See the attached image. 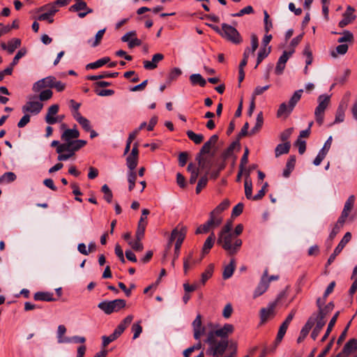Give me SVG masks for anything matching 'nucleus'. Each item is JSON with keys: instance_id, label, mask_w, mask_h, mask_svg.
Masks as SVG:
<instances>
[{"instance_id": "nucleus-1", "label": "nucleus", "mask_w": 357, "mask_h": 357, "mask_svg": "<svg viewBox=\"0 0 357 357\" xmlns=\"http://www.w3.org/2000/svg\"><path fill=\"white\" fill-rule=\"evenodd\" d=\"M234 331L232 324H225L222 328L210 331L205 342L208 344L206 353L224 354L228 347V336Z\"/></svg>"}, {"instance_id": "nucleus-2", "label": "nucleus", "mask_w": 357, "mask_h": 357, "mask_svg": "<svg viewBox=\"0 0 357 357\" xmlns=\"http://www.w3.org/2000/svg\"><path fill=\"white\" fill-rule=\"evenodd\" d=\"M217 242L229 255H236L242 245L241 239L236 237L235 234L218 236Z\"/></svg>"}, {"instance_id": "nucleus-3", "label": "nucleus", "mask_w": 357, "mask_h": 357, "mask_svg": "<svg viewBox=\"0 0 357 357\" xmlns=\"http://www.w3.org/2000/svg\"><path fill=\"white\" fill-rule=\"evenodd\" d=\"M187 232V227L185 226L178 225L172 231L169 240V245L172 244L174 241H176L174 248V258L172 261V265L174 264V261L179 256L181 246L185 239Z\"/></svg>"}, {"instance_id": "nucleus-4", "label": "nucleus", "mask_w": 357, "mask_h": 357, "mask_svg": "<svg viewBox=\"0 0 357 357\" xmlns=\"http://www.w3.org/2000/svg\"><path fill=\"white\" fill-rule=\"evenodd\" d=\"M303 37V33L298 35L293 38L290 43L291 50L289 51H284L283 54L279 58L275 67V73L277 75H281L285 68L286 63L289 58L294 54V48L299 44Z\"/></svg>"}, {"instance_id": "nucleus-5", "label": "nucleus", "mask_w": 357, "mask_h": 357, "mask_svg": "<svg viewBox=\"0 0 357 357\" xmlns=\"http://www.w3.org/2000/svg\"><path fill=\"white\" fill-rule=\"evenodd\" d=\"M303 91V89L296 91L289 99L288 104L286 102L280 104L277 111V117L287 118L291 113L294 108L300 100Z\"/></svg>"}, {"instance_id": "nucleus-6", "label": "nucleus", "mask_w": 357, "mask_h": 357, "mask_svg": "<svg viewBox=\"0 0 357 357\" xmlns=\"http://www.w3.org/2000/svg\"><path fill=\"white\" fill-rule=\"evenodd\" d=\"M126 302L123 299H115L113 301H103L98 303V307L106 314L117 312L126 307Z\"/></svg>"}, {"instance_id": "nucleus-7", "label": "nucleus", "mask_w": 357, "mask_h": 357, "mask_svg": "<svg viewBox=\"0 0 357 357\" xmlns=\"http://www.w3.org/2000/svg\"><path fill=\"white\" fill-rule=\"evenodd\" d=\"M331 96L326 94L320 95L318 98V105L315 108L314 116L317 123L321 126L324 122V112L330 102Z\"/></svg>"}, {"instance_id": "nucleus-8", "label": "nucleus", "mask_w": 357, "mask_h": 357, "mask_svg": "<svg viewBox=\"0 0 357 357\" xmlns=\"http://www.w3.org/2000/svg\"><path fill=\"white\" fill-rule=\"evenodd\" d=\"M43 108V104L37 99V96H31L28 97V100L22 106L23 113H28L33 115L38 114Z\"/></svg>"}, {"instance_id": "nucleus-9", "label": "nucleus", "mask_w": 357, "mask_h": 357, "mask_svg": "<svg viewBox=\"0 0 357 357\" xmlns=\"http://www.w3.org/2000/svg\"><path fill=\"white\" fill-rule=\"evenodd\" d=\"M222 37L234 44H240L243 39L239 32L234 26L223 23V31Z\"/></svg>"}, {"instance_id": "nucleus-10", "label": "nucleus", "mask_w": 357, "mask_h": 357, "mask_svg": "<svg viewBox=\"0 0 357 357\" xmlns=\"http://www.w3.org/2000/svg\"><path fill=\"white\" fill-rule=\"evenodd\" d=\"M86 144V141L84 139H75L70 141L67 143H62L56 149L58 153H63L64 151L73 153L74 155L75 152L79 150L82 147Z\"/></svg>"}, {"instance_id": "nucleus-11", "label": "nucleus", "mask_w": 357, "mask_h": 357, "mask_svg": "<svg viewBox=\"0 0 357 357\" xmlns=\"http://www.w3.org/2000/svg\"><path fill=\"white\" fill-rule=\"evenodd\" d=\"M325 317L326 313L324 311L319 312L316 317H314V324H316V325L311 333V337L313 340H316L326 324Z\"/></svg>"}, {"instance_id": "nucleus-12", "label": "nucleus", "mask_w": 357, "mask_h": 357, "mask_svg": "<svg viewBox=\"0 0 357 357\" xmlns=\"http://www.w3.org/2000/svg\"><path fill=\"white\" fill-rule=\"evenodd\" d=\"M351 238V234L350 232H347L343 236L342 239L339 243V244L337 245V246L335 248L333 253L331 254V256L329 257L327 261L328 266L331 265L333 262L336 256L341 252V251L343 250L347 243L350 241Z\"/></svg>"}, {"instance_id": "nucleus-13", "label": "nucleus", "mask_w": 357, "mask_h": 357, "mask_svg": "<svg viewBox=\"0 0 357 357\" xmlns=\"http://www.w3.org/2000/svg\"><path fill=\"white\" fill-rule=\"evenodd\" d=\"M268 286V270L266 269L261 278L260 282L254 291L253 297L257 298L262 295L267 290Z\"/></svg>"}, {"instance_id": "nucleus-14", "label": "nucleus", "mask_w": 357, "mask_h": 357, "mask_svg": "<svg viewBox=\"0 0 357 357\" xmlns=\"http://www.w3.org/2000/svg\"><path fill=\"white\" fill-rule=\"evenodd\" d=\"M54 82V76H48L35 82L32 86L34 92H39L45 88H52Z\"/></svg>"}, {"instance_id": "nucleus-15", "label": "nucleus", "mask_w": 357, "mask_h": 357, "mask_svg": "<svg viewBox=\"0 0 357 357\" xmlns=\"http://www.w3.org/2000/svg\"><path fill=\"white\" fill-rule=\"evenodd\" d=\"M204 155V154H199L198 153L195 159L198 162L199 168L201 170L206 171L205 174L207 175L208 174L211 168L212 167L213 162H212L211 158H210L208 157H206Z\"/></svg>"}, {"instance_id": "nucleus-16", "label": "nucleus", "mask_w": 357, "mask_h": 357, "mask_svg": "<svg viewBox=\"0 0 357 357\" xmlns=\"http://www.w3.org/2000/svg\"><path fill=\"white\" fill-rule=\"evenodd\" d=\"M354 8L348 6L346 11L343 14V19L339 22V26L343 28L347 24H350L356 19V15L354 14Z\"/></svg>"}, {"instance_id": "nucleus-17", "label": "nucleus", "mask_w": 357, "mask_h": 357, "mask_svg": "<svg viewBox=\"0 0 357 357\" xmlns=\"http://www.w3.org/2000/svg\"><path fill=\"white\" fill-rule=\"evenodd\" d=\"M314 325V314H313L308 319V320L307 321V322L305 323L304 326L302 328V329L300 332V335L297 339L298 343H301L304 340V339L308 335L310 331L311 330V328H312V326Z\"/></svg>"}, {"instance_id": "nucleus-18", "label": "nucleus", "mask_w": 357, "mask_h": 357, "mask_svg": "<svg viewBox=\"0 0 357 357\" xmlns=\"http://www.w3.org/2000/svg\"><path fill=\"white\" fill-rule=\"evenodd\" d=\"M79 137V132L75 128L66 129L62 133L61 138L63 143H67L73 140L77 139Z\"/></svg>"}, {"instance_id": "nucleus-19", "label": "nucleus", "mask_w": 357, "mask_h": 357, "mask_svg": "<svg viewBox=\"0 0 357 357\" xmlns=\"http://www.w3.org/2000/svg\"><path fill=\"white\" fill-rule=\"evenodd\" d=\"M164 55L161 53L155 54L151 61H144V68L146 70H153L158 67V63L163 60Z\"/></svg>"}, {"instance_id": "nucleus-20", "label": "nucleus", "mask_w": 357, "mask_h": 357, "mask_svg": "<svg viewBox=\"0 0 357 357\" xmlns=\"http://www.w3.org/2000/svg\"><path fill=\"white\" fill-rule=\"evenodd\" d=\"M59 110V105L58 104L52 105L47 109V112L45 116V122L49 125L54 124V120L55 119V116H57V114Z\"/></svg>"}, {"instance_id": "nucleus-21", "label": "nucleus", "mask_w": 357, "mask_h": 357, "mask_svg": "<svg viewBox=\"0 0 357 357\" xmlns=\"http://www.w3.org/2000/svg\"><path fill=\"white\" fill-rule=\"evenodd\" d=\"M194 252L193 250L190 251L188 255L183 259V271L184 273L186 275L191 268V266L194 264L199 263L201 259L196 260L193 259Z\"/></svg>"}, {"instance_id": "nucleus-22", "label": "nucleus", "mask_w": 357, "mask_h": 357, "mask_svg": "<svg viewBox=\"0 0 357 357\" xmlns=\"http://www.w3.org/2000/svg\"><path fill=\"white\" fill-rule=\"evenodd\" d=\"M133 319V316L130 314L128 315L116 327L114 330V333L119 337L125 329L131 324Z\"/></svg>"}, {"instance_id": "nucleus-23", "label": "nucleus", "mask_w": 357, "mask_h": 357, "mask_svg": "<svg viewBox=\"0 0 357 357\" xmlns=\"http://www.w3.org/2000/svg\"><path fill=\"white\" fill-rule=\"evenodd\" d=\"M277 303L278 301H275L270 303L266 308H262L261 310V319L263 321L267 320L270 315L273 314Z\"/></svg>"}, {"instance_id": "nucleus-24", "label": "nucleus", "mask_w": 357, "mask_h": 357, "mask_svg": "<svg viewBox=\"0 0 357 357\" xmlns=\"http://www.w3.org/2000/svg\"><path fill=\"white\" fill-rule=\"evenodd\" d=\"M66 328L64 325H59L57 328L56 336L57 342L59 344L70 343V339L68 337H65L64 335L66 333Z\"/></svg>"}, {"instance_id": "nucleus-25", "label": "nucleus", "mask_w": 357, "mask_h": 357, "mask_svg": "<svg viewBox=\"0 0 357 357\" xmlns=\"http://www.w3.org/2000/svg\"><path fill=\"white\" fill-rule=\"evenodd\" d=\"M295 164H296V157L294 155L290 156L287 162L285 168L282 172V176L284 178H288L290 176L291 172L294 169Z\"/></svg>"}, {"instance_id": "nucleus-26", "label": "nucleus", "mask_w": 357, "mask_h": 357, "mask_svg": "<svg viewBox=\"0 0 357 357\" xmlns=\"http://www.w3.org/2000/svg\"><path fill=\"white\" fill-rule=\"evenodd\" d=\"M236 268V262L234 259H231L230 263L227 265L222 273V278L225 280L231 278Z\"/></svg>"}, {"instance_id": "nucleus-27", "label": "nucleus", "mask_w": 357, "mask_h": 357, "mask_svg": "<svg viewBox=\"0 0 357 357\" xmlns=\"http://www.w3.org/2000/svg\"><path fill=\"white\" fill-rule=\"evenodd\" d=\"M215 240V236L213 232H212L209 236L205 241L203 248H202V254L203 255L208 253L210 250L213 248Z\"/></svg>"}, {"instance_id": "nucleus-28", "label": "nucleus", "mask_w": 357, "mask_h": 357, "mask_svg": "<svg viewBox=\"0 0 357 357\" xmlns=\"http://www.w3.org/2000/svg\"><path fill=\"white\" fill-rule=\"evenodd\" d=\"M244 187L245 195L246 198L248 199H252V184L251 178L250 177V172H248V175L245 176Z\"/></svg>"}, {"instance_id": "nucleus-29", "label": "nucleus", "mask_w": 357, "mask_h": 357, "mask_svg": "<svg viewBox=\"0 0 357 357\" xmlns=\"http://www.w3.org/2000/svg\"><path fill=\"white\" fill-rule=\"evenodd\" d=\"M347 109L345 102H340L335 114V123H341L344 120V113Z\"/></svg>"}, {"instance_id": "nucleus-30", "label": "nucleus", "mask_w": 357, "mask_h": 357, "mask_svg": "<svg viewBox=\"0 0 357 357\" xmlns=\"http://www.w3.org/2000/svg\"><path fill=\"white\" fill-rule=\"evenodd\" d=\"M291 144L289 142L278 144L275 149V157L278 158L282 154L288 153Z\"/></svg>"}, {"instance_id": "nucleus-31", "label": "nucleus", "mask_w": 357, "mask_h": 357, "mask_svg": "<svg viewBox=\"0 0 357 357\" xmlns=\"http://www.w3.org/2000/svg\"><path fill=\"white\" fill-rule=\"evenodd\" d=\"M250 39H251V46L252 47H251V48H250V47L245 48V52H247L248 58L249 57V56L250 54L251 55L255 54V52L257 49L258 45H259L258 38L255 34H252Z\"/></svg>"}, {"instance_id": "nucleus-32", "label": "nucleus", "mask_w": 357, "mask_h": 357, "mask_svg": "<svg viewBox=\"0 0 357 357\" xmlns=\"http://www.w3.org/2000/svg\"><path fill=\"white\" fill-rule=\"evenodd\" d=\"M36 301H54L55 298H53V294L49 292L38 291L34 294L33 296Z\"/></svg>"}, {"instance_id": "nucleus-33", "label": "nucleus", "mask_w": 357, "mask_h": 357, "mask_svg": "<svg viewBox=\"0 0 357 357\" xmlns=\"http://www.w3.org/2000/svg\"><path fill=\"white\" fill-rule=\"evenodd\" d=\"M339 312H337L334 315L333 317H332V319H331L328 325V327H327V329H326V331L324 334V335L322 337V338L321 339V342H324L326 340V339L328 338L329 334L331 333V331L333 330V326H335L336 321H337V319L339 316Z\"/></svg>"}, {"instance_id": "nucleus-34", "label": "nucleus", "mask_w": 357, "mask_h": 357, "mask_svg": "<svg viewBox=\"0 0 357 357\" xmlns=\"http://www.w3.org/2000/svg\"><path fill=\"white\" fill-rule=\"evenodd\" d=\"M110 61V59L109 57H103L98 60H97L95 62L90 63L86 65V69H96L98 68L102 67V66L105 65L106 63H109Z\"/></svg>"}, {"instance_id": "nucleus-35", "label": "nucleus", "mask_w": 357, "mask_h": 357, "mask_svg": "<svg viewBox=\"0 0 357 357\" xmlns=\"http://www.w3.org/2000/svg\"><path fill=\"white\" fill-rule=\"evenodd\" d=\"M190 81L192 85H199L202 87L205 86L206 81L203 77L199 74H192L190 76Z\"/></svg>"}, {"instance_id": "nucleus-36", "label": "nucleus", "mask_w": 357, "mask_h": 357, "mask_svg": "<svg viewBox=\"0 0 357 357\" xmlns=\"http://www.w3.org/2000/svg\"><path fill=\"white\" fill-rule=\"evenodd\" d=\"M264 124V117H263V113L262 112H260L257 116L256 119V123L255 126L252 128V130L250 132V135H252L255 133L258 132L259 130L261 128L262 126Z\"/></svg>"}, {"instance_id": "nucleus-37", "label": "nucleus", "mask_w": 357, "mask_h": 357, "mask_svg": "<svg viewBox=\"0 0 357 357\" xmlns=\"http://www.w3.org/2000/svg\"><path fill=\"white\" fill-rule=\"evenodd\" d=\"M194 332V338L196 340H199V332L198 330L200 328V326H202V316L200 314H197L195 319L193 321L192 324Z\"/></svg>"}, {"instance_id": "nucleus-38", "label": "nucleus", "mask_w": 357, "mask_h": 357, "mask_svg": "<svg viewBox=\"0 0 357 357\" xmlns=\"http://www.w3.org/2000/svg\"><path fill=\"white\" fill-rule=\"evenodd\" d=\"M119 75V73H109V72H103L97 75H90L87 77V79L89 80H98L104 78L108 77H116Z\"/></svg>"}, {"instance_id": "nucleus-39", "label": "nucleus", "mask_w": 357, "mask_h": 357, "mask_svg": "<svg viewBox=\"0 0 357 357\" xmlns=\"http://www.w3.org/2000/svg\"><path fill=\"white\" fill-rule=\"evenodd\" d=\"M21 46V40L17 38H13L8 42V52L13 54L16 49Z\"/></svg>"}, {"instance_id": "nucleus-40", "label": "nucleus", "mask_w": 357, "mask_h": 357, "mask_svg": "<svg viewBox=\"0 0 357 357\" xmlns=\"http://www.w3.org/2000/svg\"><path fill=\"white\" fill-rule=\"evenodd\" d=\"M186 134L188 138L196 144H199L204 140V135L202 134H196L192 130L187 131Z\"/></svg>"}, {"instance_id": "nucleus-41", "label": "nucleus", "mask_w": 357, "mask_h": 357, "mask_svg": "<svg viewBox=\"0 0 357 357\" xmlns=\"http://www.w3.org/2000/svg\"><path fill=\"white\" fill-rule=\"evenodd\" d=\"M16 175L11 172L4 173L0 176V183H9L14 181L16 179Z\"/></svg>"}, {"instance_id": "nucleus-42", "label": "nucleus", "mask_w": 357, "mask_h": 357, "mask_svg": "<svg viewBox=\"0 0 357 357\" xmlns=\"http://www.w3.org/2000/svg\"><path fill=\"white\" fill-rule=\"evenodd\" d=\"M53 92L50 89L41 90L37 99L42 102L47 101L52 98Z\"/></svg>"}, {"instance_id": "nucleus-43", "label": "nucleus", "mask_w": 357, "mask_h": 357, "mask_svg": "<svg viewBox=\"0 0 357 357\" xmlns=\"http://www.w3.org/2000/svg\"><path fill=\"white\" fill-rule=\"evenodd\" d=\"M214 266L213 264H210L205 271L202 274L201 282L202 284H204L205 282L212 276L213 273Z\"/></svg>"}, {"instance_id": "nucleus-44", "label": "nucleus", "mask_w": 357, "mask_h": 357, "mask_svg": "<svg viewBox=\"0 0 357 357\" xmlns=\"http://www.w3.org/2000/svg\"><path fill=\"white\" fill-rule=\"evenodd\" d=\"M229 206V202L228 199H225L223 202H222L216 208L211 211L213 214L219 215L224 211L225 209H227Z\"/></svg>"}, {"instance_id": "nucleus-45", "label": "nucleus", "mask_w": 357, "mask_h": 357, "mask_svg": "<svg viewBox=\"0 0 357 357\" xmlns=\"http://www.w3.org/2000/svg\"><path fill=\"white\" fill-rule=\"evenodd\" d=\"M87 8H89L87 7L86 3L84 1H80L76 2L75 4L71 6L69 10L73 12H78L80 10H87Z\"/></svg>"}, {"instance_id": "nucleus-46", "label": "nucleus", "mask_w": 357, "mask_h": 357, "mask_svg": "<svg viewBox=\"0 0 357 357\" xmlns=\"http://www.w3.org/2000/svg\"><path fill=\"white\" fill-rule=\"evenodd\" d=\"M209 222L211 224L213 228L218 227L222 222V218L217 214H213V213H210V218Z\"/></svg>"}, {"instance_id": "nucleus-47", "label": "nucleus", "mask_w": 357, "mask_h": 357, "mask_svg": "<svg viewBox=\"0 0 357 357\" xmlns=\"http://www.w3.org/2000/svg\"><path fill=\"white\" fill-rule=\"evenodd\" d=\"M138 162V158L132 157L130 155H128L126 158V164L128 167L129 168V172H135V169L136 168Z\"/></svg>"}, {"instance_id": "nucleus-48", "label": "nucleus", "mask_w": 357, "mask_h": 357, "mask_svg": "<svg viewBox=\"0 0 357 357\" xmlns=\"http://www.w3.org/2000/svg\"><path fill=\"white\" fill-rule=\"evenodd\" d=\"M354 202H355L354 195H350L344 204V208H343L342 211L349 214V211L352 209V208L354 206Z\"/></svg>"}, {"instance_id": "nucleus-49", "label": "nucleus", "mask_w": 357, "mask_h": 357, "mask_svg": "<svg viewBox=\"0 0 357 357\" xmlns=\"http://www.w3.org/2000/svg\"><path fill=\"white\" fill-rule=\"evenodd\" d=\"M142 240H137L135 238V241H129L128 245L131 247V248L136 252H141L143 248V244L141 242Z\"/></svg>"}, {"instance_id": "nucleus-50", "label": "nucleus", "mask_w": 357, "mask_h": 357, "mask_svg": "<svg viewBox=\"0 0 357 357\" xmlns=\"http://www.w3.org/2000/svg\"><path fill=\"white\" fill-rule=\"evenodd\" d=\"M208 183V177L206 174H204L203 176H202L197 183V187H196V192L197 194H199L202 190L207 185Z\"/></svg>"}, {"instance_id": "nucleus-51", "label": "nucleus", "mask_w": 357, "mask_h": 357, "mask_svg": "<svg viewBox=\"0 0 357 357\" xmlns=\"http://www.w3.org/2000/svg\"><path fill=\"white\" fill-rule=\"evenodd\" d=\"M231 229H232V221L229 220L225 225V226L222 228L221 231H220V233L218 234V236H225L227 234H234L231 232Z\"/></svg>"}, {"instance_id": "nucleus-52", "label": "nucleus", "mask_w": 357, "mask_h": 357, "mask_svg": "<svg viewBox=\"0 0 357 357\" xmlns=\"http://www.w3.org/2000/svg\"><path fill=\"white\" fill-rule=\"evenodd\" d=\"M102 192L104 193V199L108 202H112L113 195L107 185L105 184L102 186Z\"/></svg>"}, {"instance_id": "nucleus-53", "label": "nucleus", "mask_w": 357, "mask_h": 357, "mask_svg": "<svg viewBox=\"0 0 357 357\" xmlns=\"http://www.w3.org/2000/svg\"><path fill=\"white\" fill-rule=\"evenodd\" d=\"M56 4L54 2L52 3H50L43 6L40 9L42 10H46V12L53 16L57 11L58 9L56 8Z\"/></svg>"}, {"instance_id": "nucleus-54", "label": "nucleus", "mask_w": 357, "mask_h": 357, "mask_svg": "<svg viewBox=\"0 0 357 357\" xmlns=\"http://www.w3.org/2000/svg\"><path fill=\"white\" fill-rule=\"evenodd\" d=\"M342 36L340 37L337 42L340 43H345V42H352L354 40V36L351 32L349 31H344L342 33Z\"/></svg>"}, {"instance_id": "nucleus-55", "label": "nucleus", "mask_w": 357, "mask_h": 357, "mask_svg": "<svg viewBox=\"0 0 357 357\" xmlns=\"http://www.w3.org/2000/svg\"><path fill=\"white\" fill-rule=\"evenodd\" d=\"M26 54V48H22L20 49L17 52V54H15V56H14L13 59V61L11 62V63L10 64L13 68V66H15V65L17 64L19 60L23 57L25 54Z\"/></svg>"}, {"instance_id": "nucleus-56", "label": "nucleus", "mask_w": 357, "mask_h": 357, "mask_svg": "<svg viewBox=\"0 0 357 357\" xmlns=\"http://www.w3.org/2000/svg\"><path fill=\"white\" fill-rule=\"evenodd\" d=\"M137 179V174L135 172H129L128 175V181L129 183L128 190L129 191H131L133 190L135 181Z\"/></svg>"}, {"instance_id": "nucleus-57", "label": "nucleus", "mask_w": 357, "mask_h": 357, "mask_svg": "<svg viewBox=\"0 0 357 357\" xmlns=\"http://www.w3.org/2000/svg\"><path fill=\"white\" fill-rule=\"evenodd\" d=\"M141 321L133 324L132 326V331L133 332V339H137L142 332V327L140 325Z\"/></svg>"}, {"instance_id": "nucleus-58", "label": "nucleus", "mask_w": 357, "mask_h": 357, "mask_svg": "<svg viewBox=\"0 0 357 357\" xmlns=\"http://www.w3.org/2000/svg\"><path fill=\"white\" fill-rule=\"evenodd\" d=\"M289 326L286 325V324L282 323L281 326H280L279 331L277 334L276 337V341L277 342H281L282 338L284 337L287 330Z\"/></svg>"}, {"instance_id": "nucleus-59", "label": "nucleus", "mask_w": 357, "mask_h": 357, "mask_svg": "<svg viewBox=\"0 0 357 357\" xmlns=\"http://www.w3.org/2000/svg\"><path fill=\"white\" fill-rule=\"evenodd\" d=\"M202 348V343L200 341H198L195 345L188 348L183 351V356L184 357H190V355L195 350H198Z\"/></svg>"}, {"instance_id": "nucleus-60", "label": "nucleus", "mask_w": 357, "mask_h": 357, "mask_svg": "<svg viewBox=\"0 0 357 357\" xmlns=\"http://www.w3.org/2000/svg\"><path fill=\"white\" fill-rule=\"evenodd\" d=\"M212 227L211 222L208 220L206 223L201 225L196 230V234L207 233Z\"/></svg>"}, {"instance_id": "nucleus-61", "label": "nucleus", "mask_w": 357, "mask_h": 357, "mask_svg": "<svg viewBox=\"0 0 357 357\" xmlns=\"http://www.w3.org/2000/svg\"><path fill=\"white\" fill-rule=\"evenodd\" d=\"M119 336L113 332L111 335L109 336H102V345L103 347L107 346L110 342L114 341L116 339H117Z\"/></svg>"}, {"instance_id": "nucleus-62", "label": "nucleus", "mask_w": 357, "mask_h": 357, "mask_svg": "<svg viewBox=\"0 0 357 357\" xmlns=\"http://www.w3.org/2000/svg\"><path fill=\"white\" fill-rule=\"evenodd\" d=\"M146 226L143 224H138L137 229L135 233V238L137 240H142L144 236V231Z\"/></svg>"}, {"instance_id": "nucleus-63", "label": "nucleus", "mask_w": 357, "mask_h": 357, "mask_svg": "<svg viewBox=\"0 0 357 357\" xmlns=\"http://www.w3.org/2000/svg\"><path fill=\"white\" fill-rule=\"evenodd\" d=\"M295 146H296L298 149V153L300 154H303L306 149V142L304 140H302L300 138H298V139L295 142Z\"/></svg>"}, {"instance_id": "nucleus-64", "label": "nucleus", "mask_w": 357, "mask_h": 357, "mask_svg": "<svg viewBox=\"0 0 357 357\" xmlns=\"http://www.w3.org/2000/svg\"><path fill=\"white\" fill-rule=\"evenodd\" d=\"M294 128H289L286 130H284L281 134H280V139L284 142H289L288 139L291 135L293 132Z\"/></svg>"}]
</instances>
